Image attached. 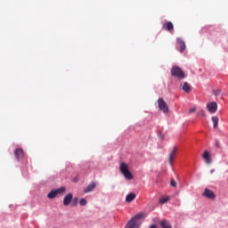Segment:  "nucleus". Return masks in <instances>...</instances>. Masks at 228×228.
<instances>
[{
  "instance_id": "nucleus-12",
  "label": "nucleus",
  "mask_w": 228,
  "mask_h": 228,
  "mask_svg": "<svg viewBox=\"0 0 228 228\" xmlns=\"http://www.w3.org/2000/svg\"><path fill=\"white\" fill-rule=\"evenodd\" d=\"M162 28L166 31H172V29H174V23H172V21H167L163 24Z\"/></svg>"
},
{
  "instance_id": "nucleus-1",
  "label": "nucleus",
  "mask_w": 228,
  "mask_h": 228,
  "mask_svg": "<svg viewBox=\"0 0 228 228\" xmlns=\"http://www.w3.org/2000/svg\"><path fill=\"white\" fill-rule=\"evenodd\" d=\"M145 216V214L139 213L136 214L134 217H132L127 224H126L125 228H140L142 225V218Z\"/></svg>"
},
{
  "instance_id": "nucleus-27",
  "label": "nucleus",
  "mask_w": 228,
  "mask_h": 228,
  "mask_svg": "<svg viewBox=\"0 0 228 228\" xmlns=\"http://www.w3.org/2000/svg\"><path fill=\"white\" fill-rule=\"evenodd\" d=\"M150 228H158V226H156V224H151Z\"/></svg>"
},
{
  "instance_id": "nucleus-24",
  "label": "nucleus",
  "mask_w": 228,
  "mask_h": 228,
  "mask_svg": "<svg viewBox=\"0 0 228 228\" xmlns=\"http://www.w3.org/2000/svg\"><path fill=\"white\" fill-rule=\"evenodd\" d=\"M170 184L173 188H175V186H177V183H175V180L174 179H171L170 181Z\"/></svg>"
},
{
  "instance_id": "nucleus-19",
  "label": "nucleus",
  "mask_w": 228,
  "mask_h": 228,
  "mask_svg": "<svg viewBox=\"0 0 228 228\" xmlns=\"http://www.w3.org/2000/svg\"><path fill=\"white\" fill-rule=\"evenodd\" d=\"M55 197H58V195L56 194V191L54 190H52L48 194H47V198L48 199H55Z\"/></svg>"
},
{
  "instance_id": "nucleus-15",
  "label": "nucleus",
  "mask_w": 228,
  "mask_h": 228,
  "mask_svg": "<svg viewBox=\"0 0 228 228\" xmlns=\"http://www.w3.org/2000/svg\"><path fill=\"white\" fill-rule=\"evenodd\" d=\"M134 199H136V194L134 192H130L126 197V202H133Z\"/></svg>"
},
{
  "instance_id": "nucleus-20",
  "label": "nucleus",
  "mask_w": 228,
  "mask_h": 228,
  "mask_svg": "<svg viewBox=\"0 0 228 228\" xmlns=\"http://www.w3.org/2000/svg\"><path fill=\"white\" fill-rule=\"evenodd\" d=\"M212 122L214 124V128L216 129V127H218V117H212Z\"/></svg>"
},
{
  "instance_id": "nucleus-21",
  "label": "nucleus",
  "mask_w": 228,
  "mask_h": 228,
  "mask_svg": "<svg viewBox=\"0 0 228 228\" xmlns=\"http://www.w3.org/2000/svg\"><path fill=\"white\" fill-rule=\"evenodd\" d=\"M170 200V198L169 197H164V198H161L160 200H159V202L161 203V204H167V202H168Z\"/></svg>"
},
{
  "instance_id": "nucleus-9",
  "label": "nucleus",
  "mask_w": 228,
  "mask_h": 228,
  "mask_svg": "<svg viewBox=\"0 0 228 228\" xmlns=\"http://www.w3.org/2000/svg\"><path fill=\"white\" fill-rule=\"evenodd\" d=\"M14 156L17 161H20L24 158V151L22 149H16L14 151Z\"/></svg>"
},
{
  "instance_id": "nucleus-28",
  "label": "nucleus",
  "mask_w": 228,
  "mask_h": 228,
  "mask_svg": "<svg viewBox=\"0 0 228 228\" xmlns=\"http://www.w3.org/2000/svg\"><path fill=\"white\" fill-rule=\"evenodd\" d=\"M215 172V169L210 170V174H213Z\"/></svg>"
},
{
  "instance_id": "nucleus-4",
  "label": "nucleus",
  "mask_w": 228,
  "mask_h": 228,
  "mask_svg": "<svg viewBox=\"0 0 228 228\" xmlns=\"http://www.w3.org/2000/svg\"><path fill=\"white\" fill-rule=\"evenodd\" d=\"M171 76H174L178 79H184V77H186V75H184V71H183V69L178 66H174L171 69Z\"/></svg>"
},
{
  "instance_id": "nucleus-7",
  "label": "nucleus",
  "mask_w": 228,
  "mask_h": 228,
  "mask_svg": "<svg viewBox=\"0 0 228 228\" xmlns=\"http://www.w3.org/2000/svg\"><path fill=\"white\" fill-rule=\"evenodd\" d=\"M207 110L209 111V113H216L218 105L215 102H209L207 104Z\"/></svg>"
},
{
  "instance_id": "nucleus-10",
  "label": "nucleus",
  "mask_w": 228,
  "mask_h": 228,
  "mask_svg": "<svg viewBox=\"0 0 228 228\" xmlns=\"http://www.w3.org/2000/svg\"><path fill=\"white\" fill-rule=\"evenodd\" d=\"M177 44L180 45V53H184L186 50V44L181 37H177L176 39Z\"/></svg>"
},
{
  "instance_id": "nucleus-11",
  "label": "nucleus",
  "mask_w": 228,
  "mask_h": 228,
  "mask_svg": "<svg viewBox=\"0 0 228 228\" xmlns=\"http://www.w3.org/2000/svg\"><path fill=\"white\" fill-rule=\"evenodd\" d=\"M72 192L68 193L63 199V206H69L72 202Z\"/></svg>"
},
{
  "instance_id": "nucleus-25",
  "label": "nucleus",
  "mask_w": 228,
  "mask_h": 228,
  "mask_svg": "<svg viewBox=\"0 0 228 228\" xmlns=\"http://www.w3.org/2000/svg\"><path fill=\"white\" fill-rule=\"evenodd\" d=\"M198 115H199L200 117H206V112H205L203 110H200V111L198 112Z\"/></svg>"
},
{
  "instance_id": "nucleus-5",
  "label": "nucleus",
  "mask_w": 228,
  "mask_h": 228,
  "mask_svg": "<svg viewBox=\"0 0 228 228\" xmlns=\"http://www.w3.org/2000/svg\"><path fill=\"white\" fill-rule=\"evenodd\" d=\"M158 106L160 111H163V113H168V105L167 104V102L163 100V98H159Z\"/></svg>"
},
{
  "instance_id": "nucleus-17",
  "label": "nucleus",
  "mask_w": 228,
  "mask_h": 228,
  "mask_svg": "<svg viewBox=\"0 0 228 228\" xmlns=\"http://www.w3.org/2000/svg\"><path fill=\"white\" fill-rule=\"evenodd\" d=\"M160 225L162 228H172V224L167 220L160 221Z\"/></svg>"
},
{
  "instance_id": "nucleus-18",
  "label": "nucleus",
  "mask_w": 228,
  "mask_h": 228,
  "mask_svg": "<svg viewBox=\"0 0 228 228\" xmlns=\"http://www.w3.org/2000/svg\"><path fill=\"white\" fill-rule=\"evenodd\" d=\"M65 187H61L59 189H55L53 191H55L56 195H63V193H65Z\"/></svg>"
},
{
  "instance_id": "nucleus-2",
  "label": "nucleus",
  "mask_w": 228,
  "mask_h": 228,
  "mask_svg": "<svg viewBox=\"0 0 228 228\" xmlns=\"http://www.w3.org/2000/svg\"><path fill=\"white\" fill-rule=\"evenodd\" d=\"M119 170L124 177L126 178L128 181H133V179H134V176L133 175V173H131V171L129 170V166H127V164L124 162L121 163Z\"/></svg>"
},
{
  "instance_id": "nucleus-16",
  "label": "nucleus",
  "mask_w": 228,
  "mask_h": 228,
  "mask_svg": "<svg viewBox=\"0 0 228 228\" xmlns=\"http://www.w3.org/2000/svg\"><path fill=\"white\" fill-rule=\"evenodd\" d=\"M95 189V183H91L84 190L85 193H90Z\"/></svg>"
},
{
  "instance_id": "nucleus-8",
  "label": "nucleus",
  "mask_w": 228,
  "mask_h": 228,
  "mask_svg": "<svg viewBox=\"0 0 228 228\" xmlns=\"http://www.w3.org/2000/svg\"><path fill=\"white\" fill-rule=\"evenodd\" d=\"M202 158L207 165H211L213 160L211 159V154L209 153V151H205L202 154Z\"/></svg>"
},
{
  "instance_id": "nucleus-26",
  "label": "nucleus",
  "mask_w": 228,
  "mask_h": 228,
  "mask_svg": "<svg viewBox=\"0 0 228 228\" xmlns=\"http://www.w3.org/2000/svg\"><path fill=\"white\" fill-rule=\"evenodd\" d=\"M190 113H195L197 111V108L190 109Z\"/></svg>"
},
{
  "instance_id": "nucleus-3",
  "label": "nucleus",
  "mask_w": 228,
  "mask_h": 228,
  "mask_svg": "<svg viewBox=\"0 0 228 228\" xmlns=\"http://www.w3.org/2000/svg\"><path fill=\"white\" fill-rule=\"evenodd\" d=\"M119 170L124 177L126 178L128 181H133V179H134V176L133 175V173H131V171L129 170V166H127V164L124 162L121 163Z\"/></svg>"
},
{
  "instance_id": "nucleus-14",
  "label": "nucleus",
  "mask_w": 228,
  "mask_h": 228,
  "mask_svg": "<svg viewBox=\"0 0 228 228\" xmlns=\"http://www.w3.org/2000/svg\"><path fill=\"white\" fill-rule=\"evenodd\" d=\"M181 88L185 94H190V92H191V86H190L188 82H184Z\"/></svg>"
},
{
  "instance_id": "nucleus-23",
  "label": "nucleus",
  "mask_w": 228,
  "mask_h": 228,
  "mask_svg": "<svg viewBox=\"0 0 228 228\" xmlns=\"http://www.w3.org/2000/svg\"><path fill=\"white\" fill-rule=\"evenodd\" d=\"M80 206H86V199H81L79 201Z\"/></svg>"
},
{
  "instance_id": "nucleus-13",
  "label": "nucleus",
  "mask_w": 228,
  "mask_h": 228,
  "mask_svg": "<svg viewBox=\"0 0 228 228\" xmlns=\"http://www.w3.org/2000/svg\"><path fill=\"white\" fill-rule=\"evenodd\" d=\"M176 152H177V148L175 147L173 151L169 153L168 160L170 165H174V158H175Z\"/></svg>"
},
{
  "instance_id": "nucleus-22",
  "label": "nucleus",
  "mask_w": 228,
  "mask_h": 228,
  "mask_svg": "<svg viewBox=\"0 0 228 228\" xmlns=\"http://www.w3.org/2000/svg\"><path fill=\"white\" fill-rule=\"evenodd\" d=\"M77 202H79V199L74 198L73 200H72V202H71V206H72L73 208H76V206H77Z\"/></svg>"
},
{
  "instance_id": "nucleus-6",
  "label": "nucleus",
  "mask_w": 228,
  "mask_h": 228,
  "mask_svg": "<svg viewBox=\"0 0 228 228\" xmlns=\"http://www.w3.org/2000/svg\"><path fill=\"white\" fill-rule=\"evenodd\" d=\"M202 196L209 199L210 200H215L216 199V194H215V192L209 189H205Z\"/></svg>"
}]
</instances>
